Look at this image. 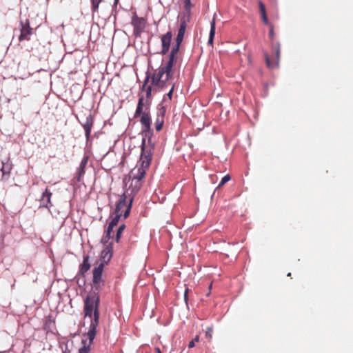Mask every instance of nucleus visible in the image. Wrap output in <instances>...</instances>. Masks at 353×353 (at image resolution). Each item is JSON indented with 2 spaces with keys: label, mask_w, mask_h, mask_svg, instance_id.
I'll use <instances>...</instances> for the list:
<instances>
[{
  "label": "nucleus",
  "mask_w": 353,
  "mask_h": 353,
  "mask_svg": "<svg viewBox=\"0 0 353 353\" xmlns=\"http://www.w3.org/2000/svg\"><path fill=\"white\" fill-rule=\"evenodd\" d=\"M85 317L90 319V324L87 338L82 339V347L79 350V353H90V345L97 334V328L99 323V296L95 292H90L84 300Z\"/></svg>",
  "instance_id": "obj_1"
},
{
  "label": "nucleus",
  "mask_w": 353,
  "mask_h": 353,
  "mask_svg": "<svg viewBox=\"0 0 353 353\" xmlns=\"http://www.w3.org/2000/svg\"><path fill=\"white\" fill-rule=\"evenodd\" d=\"M152 161V151L145 145V139L141 145V154L137 165L130 171L128 179H125V194L134 198L143 185V179Z\"/></svg>",
  "instance_id": "obj_2"
},
{
  "label": "nucleus",
  "mask_w": 353,
  "mask_h": 353,
  "mask_svg": "<svg viewBox=\"0 0 353 353\" xmlns=\"http://www.w3.org/2000/svg\"><path fill=\"white\" fill-rule=\"evenodd\" d=\"M140 117V123L142 128V133L144 134L145 145L147 149L152 150V147L146 145V138H148V143H151V136L152 130L151 129L152 119L150 116V101L144 100L143 96H141L139 99L137 109L134 113V118ZM143 140H142L143 141Z\"/></svg>",
  "instance_id": "obj_3"
},
{
  "label": "nucleus",
  "mask_w": 353,
  "mask_h": 353,
  "mask_svg": "<svg viewBox=\"0 0 353 353\" xmlns=\"http://www.w3.org/2000/svg\"><path fill=\"white\" fill-rule=\"evenodd\" d=\"M133 199L134 198L123 192V194L120 196L114 213L120 212L122 214L123 212V219H126L130 214Z\"/></svg>",
  "instance_id": "obj_4"
},
{
  "label": "nucleus",
  "mask_w": 353,
  "mask_h": 353,
  "mask_svg": "<svg viewBox=\"0 0 353 353\" xmlns=\"http://www.w3.org/2000/svg\"><path fill=\"white\" fill-rule=\"evenodd\" d=\"M173 79V75L159 70L152 77V84L159 88L166 86L168 82Z\"/></svg>",
  "instance_id": "obj_5"
},
{
  "label": "nucleus",
  "mask_w": 353,
  "mask_h": 353,
  "mask_svg": "<svg viewBox=\"0 0 353 353\" xmlns=\"http://www.w3.org/2000/svg\"><path fill=\"white\" fill-rule=\"evenodd\" d=\"M131 24L133 26V34L136 37H141L146 27V19L139 17L136 13L132 17Z\"/></svg>",
  "instance_id": "obj_6"
},
{
  "label": "nucleus",
  "mask_w": 353,
  "mask_h": 353,
  "mask_svg": "<svg viewBox=\"0 0 353 353\" xmlns=\"http://www.w3.org/2000/svg\"><path fill=\"white\" fill-rule=\"evenodd\" d=\"M104 268V263H101L93 270V283L97 290H99L104 285V281L102 279V274Z\"/></svg>",
  "instance_id": "obj_7"
},
{
  "label": "nucleus",
  "mask_w": 353,
  "mask_h": 353,
  "mask_svg": "<svg viewBox=\"0 0 353 353\" xmlns=\"http://www.w3.org/2000/svg\"><path fill=\"white\" fill-rule=\"evenodd\" d=\"M20 27L21 34L19 37V41L25 40L29 41L30 36L33 34V29L30 26L29 20L26 19L25 21H21L20 22Z\"/></svg>",
  "instance_id": "obj_8"
},
{
  "label": "nucleus",
  "mask_w": 353,
  "mask_h": 353,
  "mask_svg": "<svg viewBox=\"0 0 353 353\" xmlns=\"http://www.w3.org/2000/svg\"><path fill=\"white\" fill-rule=\"evenodd\" d=\"M272 49L275 54V58L274 61H272L268 56V54L267 52H265L264 57L267 66L269 68H276L279 65V59H280V54H281V49H280V44L279 43L273 45Z\"/></svg>",
  "instance_id": "obj_9"
},
{
  "label": "nucleus",
  "mask_w": 353,
  "mask_h": 353,
  "mask_svg": "<svg viewBox=\"0 0 353 353\" xmlns=\"http://www.w3.org/2000/svg\"><path fill=\"white\" fill-rule=\"evenodd\" d=\"M172 37V33L171 31H168L165 34L162 35L161 40V54H165L170 49V42Z\"/></svg>",
  "instance_id": "obj_10"
},
{
  "label": "nucleus",
  "mask_w": 353,
  "mask_h": 353,
  "mask_svg": "<svg viewBox=\"0 0 353 353\" xmlns=\"http://www.w3.org/2000/svg\"><path fill=\"white\" fill-rule=\"evenodd\" d=\"M189 21L190 19H188V17L185 16L181 19L180 26L176 38V40L178 41V43L183 41L185 30L187 28V23L189 22Z\"/></svg>",
  "instance_id": "obj_11"
},
{
  "label": "nucleus",
  "mask_w": 353,
  "mask_h": 353,
  "mask_svg": "<svg viewBox=\"0 0 353 353\" xmlns=\"http://www.w3.org/2000/svg\"><path fill=\"white\" fill-rule=\"evenodd\" d=\"M93 123H94L93 117L91 114H90L85 118V122L82 124V125L85 130V137L87 139H89V137L90 136Z\"/></svg>",
  "instance_id": "obj_12"
},
{
  "label": "nucleus",
  "mask_w": 353,
  "mask_h": 353,
  "mask_svg": "<svg viewBox=\"0 0 353 353\" xmlns=\"http://www.w3.org/2000/svg\"><path fill=\"white\" fill-rule=\"evenodd\" d=\"M51 196H52V192L50 191L49 189L46 188L45 192L42 194V197L41 199V206L49 208L52 204H51Z\"/></svg>",
  "instance_id": "obj_13"
},
{
  "label": "nucleus",
  "mask_w": 353,
  "mask_h": 353,
  "mask_svg": "<svg viewBox=\"0 0 353 353\" xmlns=\"http://www.w3.org/2000/svg\"><path fill=\"white\" fill-rule=\"evenodd\" d=\"M12 169V164L9 159H8L6 161H2V167H1V172H2V177L5 178L6 176L8 177L10 172Z\"/></svg>",
  "instance_id": "obj_14"
},
{
  "label": "nucleus",
  "mask_w": 353,
  "mask_h": 353,
  "mask_svg": "<svg viewBox=\"0 0 353 353\" xmlns=\"http://www.w3.org/2000/svg\"><path fill=\"white\" fill-rule=\"evenodd\" d=\"M90 268V256L88 255H85L83 256V263L80 265L79 267V274L83 275L85 272H87Z\"/></svg>",
  "instance_id": "obj_15"
},
{
  "label": "nucleus",
  "mask_w": 353,
  "mask_h": 353,
  "mask_svg": "<svg viewBox=\"0 0 353 353\" xmlns=\"http://www.w3.org/2000/svg\"><path fill=\"white\" fill-rule=\"evenodd\" d=\"M182 1L185 8L184 16L188 17V19H190L191 9L194 6L195 0H182Z\"/></svg>",
  "instance_id": "obj_16"
},
{
  "label": "nucleus",
  "mask_w": 353,
  "mask_h": 353,
  "mask_svg": "<svg viewBox=\"0 0 353 353\" xmlns=\"http://www.w3.org/2000/svg\"><path fill=\"white\" fill-rule=\"evenodd\" d=\"M112 256L111 248L107 247L105 250L101 252V258L103 260L102 263H104V265L108 263Z\"/></svg>",
  "instance_id": "obj_17"
},
{
  "label": "nucleus",
  "mask_w": 353,
  "mask_h": 353,
  "mask_svg": "<svg viewBox=\"0 0 353 353\" xmlns=\"http://www.w3.org/2000/svg\"><path fill=\"white\" fill-rule=\"evenodd\" d=\"M88 157L85 156L79 165V170H78V181H81V178L85 174V168L88 163Z\"/></svg>",
  "instance_id": "obj_18"
},
{
  "label": "nucleus",
  "mask_w": 353,
  "mask_h": 353,
  "mask_svg": "<svg viewBox=\"0 0 353 353\" xmlns=\"http://www.w3.org/2000/svg\"><path fill=\"white\" fill-rule=\"evenodd\" d=\"M215 21L214 19L210 23V35H209V39H208V44L212 46L213 44V40L215 34Z\"/></svg>",
  "instance_id": "obj_19"
},
{
  "label": "nucleus",
  "mask_w": 353,
  "mask_h": 353,
  "mask_svg": "<svg viewBox=\"0 0 353 353\" xmlns=\"http://www.w3.org/2000/svg\"><path fill=\"white\" fill-rule=\"evenodd\" d=\"M164 124V119L162 117H157L155 121V129L157 131H161Z\"/></svg>",
  "instance_id": "obj_20"
},
{
  "label": "nucleus",
  "mask_w": 353,
  "mask_h": 353,
  "mask_svg": "<svg viewBox=\"0 0 353 353\" xmlns=\"http://www.w3.org/2000/svg\"><path fill=\"white\" fill-rule=\"evenodd\" d=\"M173 65L166 63L165 65H163L159 68L160 70L163 71L164 72L170 74L174 75V70L172 69Z\"/></svg>",
  "instance_id": "obj_21"
},
{
  "label": "nucleus",
  "mask_w": 353,
  "mask_h": 353,
  "mask_svg": "<svg viewBox=\"0 0 353 353\" xmlns=\"http://www.w3.org/2000/svg\"><path fill=\"white\" fill-rule=\"evenodd\" d=\"M125 228V224H121L119 227V228H118V230L117 231L116 236H115V241L117 243H118L119 241V240L121 239V236L122 235V233L124 231Z\"/></svg>",
  "instance_id": "obj_22"
},
{
  "label": "nucleus",
  "mask_w": 353,
  "mask_h": 353,
  "mask_svg": "<svg viewBox=\"0 0 353 353\" xmlns=\"http://www.w3.org/2000/svg\"><path fill=\"white\" fill-rule=\"evenodd\" d=\"M113 214H114V216L112 217L111 221L110 222V223H111V225H117L118 223H119V219L121 218V216H122V214L120 213V212H117V213H114Z\"/></svg>",
  "instance_id": "obj_23"
},
{
  "label": "nucleus",
  "mask_w": 353,
  "mask_h": 353,
  "mask_svg": "<svg viewBox=\"0 0 353 353\" xmlns=\"http://www.w3.org/2000/svg\"><path fill=\"white\" fill-rule=\"evenodd\" d=\"M103 0H91L92 5V10L93 12H97L99 10V7L100 3L102 2Z\"/></svg>",
  "instance_id": "obj_24"
},
{
  "label": "nucleus",
  "mask_w": 353,
  "mask_h": 353,
  "mask_svg": "<svg viewBox=\"0 0 353 353\" xmlns=\"http://www.w3.org/2000/svg\"><path fill=\"white\" fill-rule=\"evenodd\" d=\"M182 42H179L178 43V41L176 40V43L175 45L172 47V50H171V52H170V54H172V55H174V56H176V54H178L179 52V47L181 46Z\"/></svg>",
  "instance_id": "obj_25"
},
{
  "label": "nucleus",
  "mask_w": 353,
  "mask_h": 353,
  "mask_svg": "<svg viewBox=\"0 0 353 353\" xmlns=\"http://www.w3.org/2000/svg\"><path fill=\"white\" fill-rule=\"evenodd\" d=\"M259 8L261 16L267 15L265 6L261 1H259Z\"/></svg>",
  "instance_id": "obj_26"
},
{
  "label": "nucleus",
  "mask_w": 353,
  "mask_h": 353,
  "mask_svg": "<svg viewBox=\"0 0 353 353\" xmlns=\"http://www.w3.org/2000/svg\"><path fill=\"white\" fill-rule=\"evenodd\" d=\"M111 238H112V235L110 233L105 232V234H103V236L101 239V242L104 244H106L108 243V241H110V239Z\"/></svg>",
  "instance_id": "obj_27"
},
{
  "label": "nucleus",
  "mask_w": 353,
  "mask_h": 353,
  "mask_svg": "<svg viewBox=\"0 0 353 353\" xmlns=\"http://www.w3.org/2000/svg\"><path fill=\"white\" fill-rule=\"evenodd\" d=\"M230 180V176L229 174H227L225 175V176H223L221 181V182L219 183V185H218V188H221L222 186H223L228 181H229Z\"/></svg>",
  "instance_id": "obj_28"
},
{
  "label": "nucleus",
  "mask_w": 353,
  "mask_h": 353,
  "mask_svg": "<svg viewBox=\"0 0 353 353\" xmlns=\"http://www.w3.org/2000/svg\"><path fill=\"white\" fill-rule=\"evenodd\" d=\"M176 56L170 54L168 61L166 63L171 64L174 66V65L176 63Z\"/></svg>",
  "instance_id": "obj_29"
},
{
  "label": "nucleus",
  "mask_w": 353,
  "mask_h": 353,
  "mask_svg": "<svg viewBox=\"0 0 353 353\" xmlns=\"http://www.w3.org/2000/svg\"><path fill=\"white\" fill-rule=\"evenodd\" d=\"M166 112V108L164 106H161L158 111L157 117H162L164 119Z\"/></svg>",
  "instance_id": "obj_30"
},
{
  "label": "nucleus",
  "mask_w": 353,
  "mask_h": 353,
  "mask_svg": "<svg viewBox=\"0 0 353 353\" xmlns=\"http://www.w3.org/2000/svg\"><path fill=\"white\" fill-rule=\"evenodd\" d=\"M212 332H213L212 327H209L206 329L205 336L209 340H210L212 337Z\"/></svg>",
  "instance_id": "obj_31"
},
{
  "label": "nucleus",
  "mask_w": 353,
  "mask_h": 353,
  "mask_svg": "<svg viewBox=\"0 0 353 353\" xmlns=\"http://www.w3.org/2000/svg\"><path fill=\"white\" fill-rule=\"evenodd\" d=\"M199 336L197 335V336H195V338L193 340H192L189 343L188 347L189 348H192V347H194L195 343L196 342H199Z\"/></svg>",
  "instance_id": "obj_32"
},
{
  "label": "nucleus",
  "mask_w": 353,
  "mask_h": 353,
  "mask_svg": "<svg viewBox=\"0 0 353 353\" xmlns=\"http://www.w3.org/2000/svg\"><path fill=\"white\" fill-rule=\"evenodd\" d=\"M151 92H152V88H151V86H148L146 89V99H144V100H148V101H150V99L151 97Z\"/></svg>",
  "instance_id": "obj_33"
},
{
  "label": "nucleus",
  "mask_w": 353,
  "mask_h": 353,
  "mask_svg": "<svg viewBox=\"0 0 353 353\" xmlns=\"http://www.w3.org/2000/svg\"><path fill=\"white\" fill-rule=\"evenodd\" d=\"M261 17L262 21H263V23H264V24H265V25H267V26H270V25H272V23H270L269 22V20H268V19L267 15L261 16Z\"/></svg>",
  "instance_id": "obj_34"
},
{
  "label": "nucleus",
  "mask_w": 353,
  "mask_h": 353,
  "mask_svg": "<svg viewBox=\"0 0 353 353\" xmlns=\"http://www.w3.org/2000/svg\"><path fill=\"white\" fill-rule=\"evenodd\" d=\"M269 28H270L269 36L271 39H273L274 34L273 25H270Z\"/></svg>",
  "instance_id": "obj_35"
},
{
  "label": "nucleus",
  "mask_w": 353,
  "mask_h": 353,
  "mask_svg": "<svg viewBox=\"0 0 353 353\" xmlns=\"http://www.w3.org/2000/svg\"><path fill=\"white\" fill-rule=\"evenodd\" d=\"M114 227V225H111V223H109L105 232L111 234Z\"/></svg>",
  "instance_id": "obj_36"
},
{
  "label": "nucleus",
  "mask_w": 353,
  "mask_h": 353,
  "mask_svg": "<svg viewBox=\"0 0 353 353\" xmlns=\"http://www.w3.org/2000/svg\"><path fill=\"white\" fill-rule=\"evenodd\" d=\"M173 90H174V85H172V86L171 89L170 90L169 92L167 94V96H168V99L170 100L172 99Z\"/></svg>",
  "instance_id": "obj_37"
},
{
  "label": "nucleus",
  "mask_w": 353,
  "mask_h": 353,
  "mask_svg": "<svg viewBox=\"0 0 353 353\" xmlns=\"http://www.w3.org/2000/svg\"><path fill=\"white\" fill-rule=\"evenodd\" d=\"M155 352H156L157 353H162V352H161V350H160V348H159V347H155Z\"/></svg>",
  "instance_id": "obj_38"
},
{
  "label": "nucleus",
  "mask_w": 353,
  "mask_h": 353,
  "mask_svg": "<svg viewBox=\"0 0 353 353\" xmlns=\"http://www.w3.org/2000/svg\"><path fill=\"white\" fill-rule=\"evenodd\" d=\"M187 294H188V290H185V294H184V299H185V301H187V299H188Z\"/></svg>",
  "instance_id": "obj_39"
},
{
  "label": "nucleus",
  "mask_w": 353,
  "mask_h": 353,
  "mask_svg": "<svg viewBox=\"0 0 353 353\" xmlns=\"http://www.w3.org/2000/svg\"><path fill=\"white\" fill-rule=\"evenodd\" d=\"M119 0H114V5L115 6H117V4L119 3Z\"/></svg>",
  "instance_id": "obj_40"
}]
</instances>
